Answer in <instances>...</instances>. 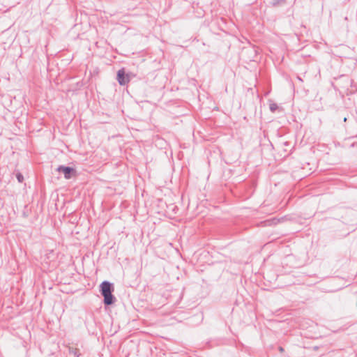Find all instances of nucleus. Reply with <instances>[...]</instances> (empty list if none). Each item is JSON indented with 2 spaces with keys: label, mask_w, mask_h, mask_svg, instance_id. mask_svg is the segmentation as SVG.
I'll return each instance as SVG.
<instances>
[{
  "label": "nucleus",
  "mask_w": 357,
  "mask_h": 357,
  "mask_svg": "<svg viewBox=\"0 0 357 357\" xmlns=\"http://www.w3.org/2000/svg\"><path fill=\"white\" fill-rule=\"evenodd\" d=\"M100 292L104 297V303L107 305H112L115 301V297L112 295L114 287L108 281H104L100 284Z\"/></svg>",
  "instance_id": "1"
},
{
  "label": "nucleus",
  "mask_w": 357,
  "mask_h": 357,
  "mask_svg": "<svg viewBox=\"0 0 357 357\" xmlns=\"http://www.w3.org/2000/svg\"><path fill=\"white\" fill-rule=\"evenodd\" d=\"M117 79L120 85H125L128 82L129 79L128 76L126 75L123 69H121L117 73Z\"/></svg>",
  "instance_id": "2"
},
{
  "label": "nucleus",
  "mask_w": 357,
  "mask_h": 357,
  "mask_svg": "<svg viewBox=\"0 0 357 357\" xmlns=\"http://www.w3.org/2000/svg\"><path fill=\"white\" fill-rule=\"evenodd\" d=\"M58 172H62L64 174V177L66 179H69L71 177V173L73 172L75 170L70 167H64V166H59L57 168Z\"/></svg>",
  "instance_id": "3"
},
{
  "label": "nucleus",
  "mask_w": 357,
  "mask_h": 357,
  "mask_svg": "<svg viewBox=\"0 0 357 357\" xmlns=\"http://www.w3.org/2000/svg\"><path fill=\"white\" fill-rule=\"evenodd\" d=\"M269 108L272 112H275L278 109V106L276 103L271 102L269 105Z\"/></svg>",
  "instance_id": "4"
},
{
  "label": "nucleus",
  "mask_w": 357,
  "mask_h": 357,
  "mask_svg": "<svg viewBox=\"0 0 357 357\" xmlns=\"http://www.w3.org/2000/svg\"><path fill=\"white\" fill-rule=\"evenodd\" d=\"M17 178L20 183H22L24 180L23 176L20 173L17 174Z\"/></svg>",
  "instance_id": "5"
},
{
  "label": "nucleus",
  "mask_w": 357,
  "mask_h": 357,
  "mask_svg": "<svg viewBox=\"0 0 357 357\" xmlns=\"http://www.w3.org/2000/svg\"><path fill=\"white\" fill-rule=\"evenodd\" d=\"M70 352H73L75 355V357H78L79 356V354H77V351L76 350L73 351V350H70Z\"/></svg>",
  "instance_id": "6"
},
{
  "label": "nucleus",
  "mask_w": 357,
  "mask_h": 357,
  "mask_svg": "<svg viewBox=\"0 0 357 357\" xmlns=\"http://www.w3.org/2000/svg\"><path fill=\"white\" fill-rule=\"evenodd\" d=\"M279 350L280 352H282L284 351V349L282 347H279Z\"/></svg>",
  "instance_id": "7"
}]
</instances>
